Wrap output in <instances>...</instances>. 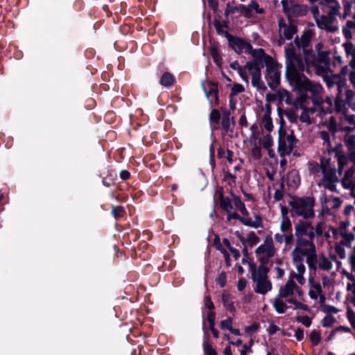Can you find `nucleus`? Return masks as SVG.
Masks as SVG:
<instances>
[{
  "label": "nucleus",
  "mask_w": 355,
  "mask_h": 355,
  "mask_svg": "<svg viewBox=\"0 0 355 355\" xmlns=\"http://www.w3.org/2000/svg\"><path fill=\"white\" fill-rule=\"evenodd\" d=\"M289 24L286 26L283 31L284 37L286 40H291L293 39L294 35H295L297 31V26L293 23H291V21H289Z\"/></svg>",
  "instance_id": "26"
},
{
  "label": "nucleus",
  "mask_w": 355,
  "mask_h": 355,
  "mask_svg": "<svg viewBox=\"0 0 355 355\" xmlns=\"http://www.w3.org/2000/svg\"><path fill=\"white\" fill-rule=\"evenodd\" d=\"M280 230L282 232H292V223L288 217H286V219H283Z\"/></svg>",
  "instance_id": "38"
},
{
  "label": "nucleus",
  "mask_w": 355,
  "mask_h": 355,
  "mask_svg": "<svg viewBox=\"0 0 355 355\" xmlns=\"http://www.w3.org/2000/svg\"><path fill=\"white\" fill-rule=\"evenodd\" d=\"M220 288L225 287L227 284V275L225 271H221L218 277L216 279Z\"/></svg>",
  "instance_id": "55"
},
{
  "label": "nucleus",
  "mask_w": 355,
  "mask_h": 355,
  "mask_svg": "<svg viewBox=\"0 0 355 355\" xmlns=\"http://www.w3.org/2000/svg\"><path fill=\"white\" fill-rule=\"evenodd\" d=\"M262 144H263V147L265 149H269L272 146L273 141H272V138L270 134H268L263 137Z\"/></svg>",
  "instance_id": "59"
},
{
  "label": "nucleus",
  "mask_w": 355,
  "mask_h": 355,
  "mask_svg": "<svg viewBox=\"0 0 355 355\" xmlns=\"http://www.w3.org/2000/svg\"><path fill=\"white\" fill-rule=\"evenodd\" d=\"M295 320L298 322L302 323L306 327H309L311 324V319L308 316H297L295 318Z\"/></svg>",
  "instance_id": "57"
},
{
  "label": "nucleus",
  "mask_w": 355,
  "mask_h": 355,
  "mask_svg": "<svg viewBox=\"0 0 355 355\" xmlns=\"http://www.w3.org/2000/svg\"><path fill=\"white\" fill-rule=\"evenodd\" d=\"M298 141V139L295 137L293 130L291 131V134L286 135L285 137V146L284 148L279 147V137L278 138V148L277 150L281 157L290 155L294 148V144Z\"/></svg>",
  "instance_id": "5"
},
{
  "label": "nucleus",
  "mask_w": 355,
  "mask_h": 355,
  "mask_svg": "<svg viewBox=\"0 0 355 355\" xmlns=\"http://www.w3.org/2000/svg\"><path fill=\"white\" fill-rule=\"evenodd\" d=\"M296 283L293 279H288L284 286H281L279 291V297L286 298L292 296L294 293V288Z\"/></svg>",
  "instance_id": "13"
},
{
  "label": "nucleus",
  "mask_w": 355,
  "mask_h": 355,
  "mask_svg": "<svg viewBox=\"0 0 355 355\" xmlns=\"http://www.w3.org/2000/svg\"><path fill=\"white\" fill-rule=\"evenodd\" d=\"M265 252L266 253V255H268L269 257H274L275 250L273 249H272V248H268L267 246H266V245H264L263 244L260 245L255 250V253L257 255L263 254Z\"/></svg>",
  "instance_id": "32"
},
{
  "label": "nucleus",
  "mask_w": 355,
  "mask_h": 355,
  "mask_svg": "<svg viewBox=\"0 0 355 355\" xmlns=\"http://www.w3.org/2000/svg\"><path fill=\"white\" fill-rule=\"evenodd\" d=\"M252 57L253 59L246 62V67H252V65H257L261 67H266L275 60L271 55L267 54L262 48L257 49V51H253Z\"/></svg>",
  "instance_id": "4"
},
{
  "label": "nucleus",
  "mask_w": 355,
  "mask_h": 355,
  "mask_svg": "<svg viewBox=\"0 0 355 355\" xmlns=\"http://www.w3.org/2000/svg\"><path fill=\"white\" fill-rule=\"evenodd\" d=\"M237 11L241 12L240 5L238 6H232L230 2H228L226 5L224 15L225 17H228L230 14H234Z\"/></svg>",
  "instance_id": "46"
},
{
  "label": "nucleus",
  "mask_w": 355,
  "mask_h": 355,
  "mask_svg": "<svg viewBox=\"0 0 355 355\" xmlns=\"http://www.w3.org/2000/svg\"><path fill=\"white\" fill-rule=\"evenodd\" d=\"M282 297H279L277 296L274 299L272 305L275 309V311L280 314L284 313L286 311V309L288 306L284 302V301L282 300Z\"/></svg>",
  "instance_id": "27"
},
{
  "label": "nucleus",
  "mask_w": 355,
  "mask_h": 355,
  "mask_svg": "<svg viewBox=\"0 0 355 355\" xmlns=\"http://www.w3.org/2000/svg\"><path fill=\"white\" fill-rule=\"evenodd\" d=\"M218 85V82L209 81L207 83V87L205 86H203V89L205 92L206 96L208 98H209L210 96L214 95V103H215L216 105H218L219 104Z\"/></svg>",
  "instance_id": "11"
},
{
  "label": "nucleus",
  "mask_w": 355,
  "mask_h": 355,
  "mask_svg": "<svg viewBox=\"0 0 355 355\" xmlns=\"http://www.w3.org/2000/svg\"><path fill=\"white\" fill-rule=\"evenodd\" d=\"M277 94L279 98L280 101H282L284 97V96H286V103L287 104H290L291 103V94L288 91H287L286 89H279L277 92Z\"/></svg>",
  "instance_id": "49"
},
{
  "label": "nucleus",
  "mask_w": 355,
  "mask_h": 355,
  "mask_svg": "<svg viewBox=\"0 0 355 355\" xmlns=\"http://www.w3.org/2000/svg\"><path fill=\"white\" fill-rule=\"evenodd\" d=\"M116 172L114 170H108L106 175L102 178V184L106 187H110L116 184Z\"/></svg>",
  "instance_id": "18"
},
{
  "label": "nucleus",
  "mask_w": 355,
  "mask_h": 355,
  "mask_svg": "<svg viewBox=\"0 0 355 355\" xmlns=\"http://www.w3.org/2000/svg\"><path fill=\"white\" fill-rule=\"evenodd\" d=\"M355 93L351 90L347 89L346 91V102L348 105L353 110H355V101L354 102V96Z\"/></svg>",
  "instance_id": "44"
},
{
  "label": "nucleus",
  "mask_w": 355,
  "mask_h": 355,
  "mask_svg": "<svg viewBox=\"0 0 355 355\" xmlns=\"http://www.w3.org/2000/svg\"><path fill=\"white\" fill-rule=\"evenodd\" d=\"M236 179V177L235 175L232 174V173H230L229 171H227L225 173L223 180L224 181L231 180L232 182H229L228 184L232 187L233 184H235Z\"/></svg>",
  "instance_id": "62"
},
{
  "label": "nucleus",
  "mask_w": 355,
  "mask_h": 355,
  "mask_svg": "<svg viewBox=\"0 0 355 355\" xmlns=\"http://www.w3.org/2000/svg\"><path fill=\"white\" fill-rule=\"evenodd\" d=\"M262 122L263 127L268 132H270L272 131L274 126L271 116H263Z\"/></svg>",
  "instance_id": "47"
},
{
  "label": "nucleus",
  "mask_w": 355,
  "mask_h": 355,
  "mask_svg": "<svg viewBox=\"0 0 355 355\" xmlns=\"http://www.w3.org/2000/svg\"><path fill=\"white\" fill-rule=\"evenodd\" d=\"M340 236L344 239L340 241V244L346 245L347 247H351V242L354 240L355 236L353 233H347L345 232H340Z\"/></svg>",
  "instance_id": "30"
},
{
  "label": "nucleus",
  "mask_w": 355,
  "mask_h": 355,
  "mask_svg": "<svg viewBox=\"0 0 355 355\" xmlns=\"http://www.w3.org/2000/svg\"><path fill=\"white\" fill-rule=\"evenodd\" d=\"M291 200L288 202V205L291 207V215L292 217L302 216L304 219H309L315 216L313 207L315 200L313 196H291Z\"/></svg>",
  "instance_id": "2"
},
{
  "label": "nucleus",
  "mask_w": 355,
  "mask_h": 355,
  "mask_svg": "<svg viewBox=\"0 0 355 355\" xmlns=\"http://www.w3.org/2000/svg\"><path fill=\"white\" fill-rule=\"evenodd\" d=\"M241 15L246 18H250L253 16L252 11L254 10L257 14L265 13V10L261 8L259 3L255 0H251L250 3L245 6L240 4Z\"/></svg>",
  "instance_id": "7"
},
{
  "label": "nucleus",
  "mask_w": 355,
  "mask_h": 355,
  "mask_svg": "<svg viewBox=\"0 0 355 355\" xmlns=\"http://www.w3.org/2000/svg\"><path fill=\"white\" fill-rule=\"evenodd\" d=\"M318 62L324 64L325 65H328L330 64L331 59L329 58V51H319L318 52Z\"/></svg>",
  "instance_id": "31"
},
{
  "label": "nucleus",
  "mask_w": 355,
  "mask_h": 355,
  "mask_svg": "<svg viewBox=\"0 0 355 355\" xmlns=\"http://www.w3.org/2000/svg\"><path fill=\"white\" fill-rule=\"evenodd\" d=\"M202 347L205 355H218L216 349L210 343H208L207 340L206 339H204Z\"/></svg>",
  "instance_id": "34"
},
{
  "label": "nucleus",
  "mask_w": 355,
  "mask_h": 355,
  "mask_svg": "<svg viewBox=\"0 0 355 355\" xmlns=\"http://www.w3.org/2000/svg\"><path fill=\"white\" fill-rule=\"evenodd\" d=\"M252 157L254 160H259L261 158V147L254 145V146L252 148Z\"/></svg>",
  "instance_id": "56"
},
{
  "label": "nucleus",
  "mask_w": 355,
  "mask_h": 355,
  "mask_svg": "<svg viewBox=\"0 0 355 355\" xmlns=\"http://www.w3.org/2000/svg\"><path fill=\"white\" fill-rule=\"evenodd\" d=\"M315 35V32L312 29H306L303 32L301 37V46L302 49L307 48L310 46L311 40Z\"/></svg>",
  "instance_id": "20"
},
{
  "label": "nucleus",
  "mask_w": 355,
  "mask_h": 355,
  "mask_svg": "<svg viewBox=\"0 0 355 355\" xmlns=\"http://www.w3.org/2000/svg\"><path fill=\"white\" fill-rule=\"evenodd\" d=\"M296 244L298 248L302 247H309L308 248H303V250H308L309 252H311L313 250H316L315 245L313 241H309V239H304L302 237H296Z\"/></svg>",
  "instance_id": "24"
},
{
  "label": "nucleus",
  "mask_w": 355,
  "mask_h": 355,
  "mask_svg": "<svg viewBox=\"0 0 355 355\" xmlns=\"http://www.w3.org/2000/svg\"><path fill=\"white\" fill-rule=\"evenodd\" d=\"M284 51L287 78L294 83L299 90L308 92L311 89L312 82L302 73L304 64L302 55L296 53L292 42L285 48Z\"/></svg>",
  "instance_id": "1"
},
{
  "label": "nucleus",
  "mask_w": 355,
  "mask_h": 355,
  "mask_svg": "<svg viewBox=\"0 0 355 355\" xmlns=\"http://www.w3.org/2000/svg\"><path fill=\"white\" fill-rule=\"evenodd\" d=\"M288 121L292 123H296L297 121V115L293 110H283Z\"/></svg>",
  "instance_id": "45"
},
{
  "label": "nucleus",
  "mask_w": 355,
  "mask_h": 355,
  "mask_svg": "<svg viewBox=\"0 0 355 355\" xmlns=\"http://www.w3.org/2000/svg\"><path fill=\"white\" fill-rule=\"evenodd\" d=\"M302 109L303 111L300 116V121L302 123H307L308 124H311V121L309 114L308 108L304 106L302 107Z\"/></svg>",
  "instance_id": "52"
},
{
  "label": "nucleus",
  "mask_w": 355,
  "mask_h": 355,
  "mask_svg": "<svg viewBox=\"0 0 355 355\" xmlns=\"http://www.w3.org/2000/svg\"><path fill=\"white\" fill-rule=\"evenodd\" d=\"M330 162L331 159H325V158H321L320 159V166L321 170L323 173H326L327 169L330 168Z\"/></svg>",
  "instance_id": "60"
},
{
  "label": "nucleus",
  "mask_w": 355,
  "mask_h": 355,
  "mask_svg": "<svg viewBox=\"0 0 355 355\" xmlns=\"http://www.w3.org/2000/svg\"><path fill=\"white\" fill-rule=\"evenodd\" d=\"M112 214L115 218H123L125 214V209L123 206L112 205Z\"/></svg>",
  "instance_id": "33"
},
{
  "label": "nucleus",
  "mask_w": 355,
  "mask_h": 355,
  "mask_svg": "<svg viewBox=\"0 0 355 355\" xmlns=\"http://www.w3.org/2000/svg\"><path fill=\"white\" fill-rule=\"evenodd\" d=\"M354 173L355 168L354 166L350 167L347 171H346L343 180V185L345 188L355 187V179L353 180Z\"/></svg>",
  "instance_id": "15"
},
{
  "label": "nucleus",
  "mask_w": 355,
  "mask_h": 355,
  "mask_svg": "<svg viewBox=\"0 0 355 355\" xmlns=\"http://www.w3.org/2000/svg\"><path fill=\"white\" fill-rule=\"evenodd\" d=\"M248 265L251 272V279L252 281H254L255 277H257L258 268H257V265L252 261H250L248 262Z\"/></svg>",
  "instance_id": "61"
},
{
  "label": "nucleus",
  "mask_w": 355,
  "mask_h": 355,
  "mask_svg": "<svg viewBox=\"0 0 355 355\" xmlns=\"http://www.w3.org/2000/svg\"><path fill=\"white\" fill-rule=\"evenodd\" d=\"M204 306L205 308L209 310V312H215V305L211 300V296L209 294L205 295L204 296Z\"/></svg>",
  "instance_id": "40"
},
{
  "label": "nucleus",
  "mask_w": 355,
  "mask_h": 355,
  "mask_svg": "<svg viewBox=\"0 0 355 355\" xmlns=\"http://www.w3.org/2000/svg\"><path fill=\"white\" fill-rule=\"evenodd\" d=\"M270 269L267 266H259L257 278L268 279V273Z\"/></svg>",
  "instance_id": "41"
},
{
  "label": "nucleus",
  "mask_w": 355,
  "mask_h": 355,
  "mask_svg": "<svg viewBox=\"0 0 355 355\" xmlns=\"http://www.w3.org/2000/svg\"><path fill=\"white\" fill-rule=\"evenodd\" d=\"M221 116L217 109H212L209 116V120L214 130H218L220 127V121Z\"/></svg>",
  "instance_id": "21"
},
{
  "label": "nucleus",
  "mask_w": 355,
  "mask_h": 355,
  "mask_svg": "<svg viewBox=\"0 0 355 355\" xmlns=\"http://www.w3.org/2000/svg\"><path fill=\"white\" fill-rule=\"evenodd\" d=\"M345 144L348 150H351L355 148V135H346L345 137Z\"/></svg>",
  "instance_id": "43"
},
{
  "label": "nucleus",
  "mask_w": 355,
  "mask_h": 355,
  "mask_svg": "<svg viewBox=\"0 0 355 355\" xmlns=\"http://www.w3.org/2000/svg\"><path fill=\"white\" fill-rule=\"evenodd\" d=\"M256 287L254 288V292L261 295H266L268 291H270L272 288V282L269 279H260L255 277Z\"/></svg>",
  "instance_id": "9"
},
{
  "label": "nucleus",
  "mask_w": 355,
  "mask_h": 355,
  "mask_svg": "<svg viewBox=\"0 0 355 355\" xmlns=\"http://www.w3.org/2000/svg\"><path fill=\"white\" fill-rule=\"evenodd\" d=\"M232 327V319L231 318H228L225 320L220 321V328L222 329H227L230 330Z\"/></svg>",
  "instance_id": "63"
},
{
  "label": "nucleus",
  "mask_w": 355,
  "mask_h": 355,
  "mask_svg": "<svg viewBox=\"0 0 355 355\" xmlns=\"http://www.w3.org/2000/svg\"><path fill=\"white\" fill-rule=\"evenodd\" d=\"M310 340L313 346H317L321 340V334L320 331L313 330L309 335Z\"/></svg>",
  "instance_id": "35"
},
{
  "label": "nucleus",
  "mask_w": 355,
  "mask_h": 355,
  "mask_svg": "<svg viewBox=\"0 0 355 355\" xmlns=\"http://www.w3.org/2000/svg\"><path fill=\"white\" fill-rule=\"evenodd\" d=\"M338 159V173L340 175L343 172V170L347 164V158L345 155H337Z\"/></svg>",
  "instance_id": "36"
},
{
  "label": "nucleus",
  "mask_w": 355,
  "mask_h": 355,
  "mask_svg": "<svg viewBox=\"0 0 355 355\" xmlns=\"http://www.w3.org/2000/svg\"><path fill=\"white\" fill-rule=\"evenodd\" d=\"M222 302L225 308L232 313L236 312V308L234 306V302L232 300L231 295L225 292L222 294Z\"/></svg>",
  "instance_id": "25"
},
{
  "label": "nucleus",
  "mask_w": 355,
  "mask_h": 355,
  "mask_svg": "<svg viewBox=\"0 0 355 355\" xmlns=\"http://www.w3.org/2000/svg\"><path fill=\"white\" fill-rule=\"evenodd\" d=\"M220 189L221 191L219 193L218 197L220 207L224 211H232L233 206L231 199L229 197L224 196L223 193V188L221 187Z\"/></svg>",
  "instance_id": "22"
},
{
  "label": "nucleus",
  "mask_w": 355,
  "mask_h": 355,
  "mask_svg": "<svg viewBox=\"0 0 355 355\" xmlns=\"http://www.w3.org/2000/svg\"><path fill=\"white\" fill-rule=\"evenodd\" d=\"M245 91L244 87L239 83H234L232 87L231 92L229 97H234V96L242 93Z\"/></svg>",
  "instance_id": "42"
},
{
  "label": "nucleus",
  "mask_w": 355,
  "mask_h": 355,
  "mask_svg": "<svg viewBox=\"0 0 355 355\" xmlns=\"http://www.w3.org/2000/svg\"><path fill=\"white\" fill-rule=\"evenodd\" d=\"M347 318L352 327L355 329V312L351 307L347 309Z\"/></svg>",
  "instance_id": "53"
},
{
  "label": "nucleus",
  "mask_w": 355,
  "mask_h": 355,
  "mask_svg": "<svg viewBox=\"0 0 355 355\" xmlns=\"http://www.w3.org/2000/svg\"><path fill=\"white\" fill-rule=\"evenodd\" d=\"M220 17V14H218L214 20V26L216 31V33L218 35H224L225 36V33H228V32L223 30L222 24L219 19Z\"/></svg>",
  "instance_id": "37"
},
{
  "label": "nucleus",
  "mask_w": 355,
  "mask_h": 355,
  "mask_svg": "<svg viewBox=\"0 0 355 355\" xmlns=\"http://www.w3.org/2000/svg\"><path fill=\"white\" fill-rule=\"evenodd\" d=\"M343 45L345 48L347 56L355 55V46L351 42H345Z\"/></svg>",
  "instance_id": "48"
},
{
  "label": "nucleus",
  "mask_w": 355,
  "mask_h": 355,
  "mask_svg": "<svg viewBox=\"0 0 355 355\" xmlns=\"http://www.w3.org/2000/svg\"><path fill=\"white\" fill-rule=\"evenodd\" d=\"M281 67L282 64L276 60L266 67L265 79L268 87L273 91H275L280 85Z\"/></svg>",
  "instance_id": "3"
},
{
  "label": "nucleus",
  "mask_w": 355,
  "mask_h": 355,
  "mask_svg": "<svg viewBox=\"0 0 355 355\" xmlns=\"http://www.w3.org/2000/svg\"><path fill=\"white\" fill-rule=\"evenodd\" d=\"M308 12V7L303 4H292L291 6V17H303L305 16Z\"/></svg>",
  "instance_id": "19"
},
{
  "label": "nucleus",
  "mask_w": 355,
  "mask_h": 355,
  "mask_svg": "<svg viewBox=\"0 0 355 355\" xmlns=\"http://www.w3.org/2000/svg\"><path fill=\"white\" fill-rule=\"evenodd\" d=\"M175 82V76L170 72L165 71L160 77L159 84L165 87H170Z\"/></svg>",
  "instance_id": "23"
},
{
  "label": "nucleus",
  "mask_w": 355,
  "mask_h": 355,
  "mask_svg": "<svg viewBox=\"0 0 355 355\" xmlns=\"http://www.w3.org/2000/svg\"><path fill=\"white\" fill-rule=\"evenodd\" d=\"M336 322V318L331 315H327L322 320V324L324 327H330Z\"/></svg>",
  "instance_id": "51"
},
{
  "label": "nucleus",
  "mask_w": 355,
  "mask_h": 355,
  "mask_svg": "<svg viewBox=\"0 0 355 355\" xmlns=\"http://www.w3.org/2000/svg\"><path fill=\"white\" fill-rule=\"evenodd\" d=\"M221 127L225 133L234 132L233 127H231L230 119H221Z\"/></svg>",
  "instance_id": "50"
},
{
  "label": "nucleus",
  "mask_w": 355,
  "mask_h": 355,
  "mask_svg": "<svg viewBox=\"0 0 355 355\" xmlns=\"http://www.w3.org/2000/svg\"><path fill=\"white\" fill-rule=\"evenodd\" d=\"M322 311L324 312V313H337L338 312V309L332 306V305H329V304H324L322 306Z\"/></svg>",
  "instance_id": "64"
},
{
  "label": "nucleus",
  "mask_w": 355,
  "mask_h": 355,
  "mask_svg": "<svg viewBox=\"0 0 355 355\" xmlns=\"http://www.w3.org/2000/svg\"><path fill=\"white\" fill-rule=\"evenodd\" d=\"M300 253L306 257V263L308 264L309 269L315 270L317 268L316 263L318 262L316 250L311 252H309L308 250H301Z\"/></svg>",
  "instance_id": "14"
},
{
  "label": "nucleus",
  "mask_w": 355,
  "mask_h": 355,
  "mask_svg": "<svg viewBox=\"0 0 355 355\" xmlns=\"http://www.w3.org/2000/svg\"><path fill=\"white\" fill-rule=\"evenodd\" d=\"M324 17H326L324 15H322L320 18H316L315 23L318 27L320 29H324L327 26H329L327 19H324Z\"/></svg>",
  "instance_id": "58"
},
{
  "label": "nucleus",
  "mask_w": 355,
  "mask_h": 355,
  "mask_svg": "<svg viewBox=\"0 0 355 355\" xmlns=\"http://www.w3.org/2000/svg\"><path fill=\"white\" fill-rule=\"evenodd\" d=\"M230 193L232 197L233 203L236 208L243 216H248L249 215V211L245 207V204L241 201V198L235 195L234 192L230 190Z\"/></svg>",
  "instance_id": "16"
},
{
  "label": "nucleus",
  "mask_w": 355,
  "mask_h": 355,
  "mask_svg": "<svg viewBox=\"0 0 355 355\" xmlns=\"http://www.w3.org/2000/svg\"><path fill=\"white\" fill-rule=\"evenodd\" d=\"M277 112H278V115L279 117V124H280V126H279V130H278V134L279 136V147L284 148L285 137L287 134L286 130L284 128V126L286 125V122L282 116L283 110L281 107H278Z\"/></svg>",
  "instance_id": "12"
},
{
  "label": "nucleus",
  "mask_w": 355,
  "mask_h": 355,
  "mask_svg": "<svg viewBox=\"0 0 355 355\" xmlns=\"http://www.w3.org/2000/svg\"><path fill=\"white\" fill-rule=\"evenodd\" d=\"M216 313L208 312L202 315V331L204 333V339L209 338V331L215 329Z\"/></svg>",
  "instance_id": "8"
},
{
  "label": "nucleus",
  "mask_w": 355,
  "mask_h": 355,
  "mask_svg": "<svg viewBox=\"0 0 355 355\" xmlns=\"http://www.w3.org/2000/svg\"><path fill=\"white\" fill-rule=\"evenodd\" d=\"M260 241V238L256 234L251 231L248 234V243L250 247L256 245Z\"/></svg>",
  "instance_id": "39"
},
{
  "label": "nucleus",
  "mask_w": 355,
  "mask_h": 355,
  "mask_svg": "<svg viewBox=\"0 0 355 355\" xmlns=\"http://www.w3.org/2000/svg\"><path fill=\"white\" fill-rule=\"evenodd\" d=\"M209 50L214 62L216 64L217 67H220L223 62V58L218 46L215 44H211V46L209 48Z\"/></svg>",
  "instance_id": "17"
},
{
  "label": "nucleus",
  "mask_w": 355,
  "mask_h": 355,
  "mask_svg": "<svg viewBox=\"0 0 355 355\" xmlns=\"http://www.w3.org/2000/svg\"><path fill=\"white\" fill-rule=\"evenodd\" d=\"M225 37L228 41L229 46L233 49L235 53L239 55L243 53L245 49V39L234 36L230 33H225Z\"/></svg>",
  "instance_id": "6"
},
{
  "label": "nucleus",
  "mask_w": 355,
  "mask_h": 355,
  "mask_svg": "<svg viewBox=\"0 0 355 355\" xmlns=\"http://www.w3.org/2000/svg\"><path fill=\"white\" fill-rule=\"evenodd\" d=\"M245 225L254 228L263 227V220L260 214L255 216V220L253 221L252 218H247Z\"/></svg>",
  "instance_id": "28"
},
{
  "label": "nucleus",
  "mask_w": 355,
  "mask_h": 355,
  "mask_svg": "<svg viewBox=\"0 0 355 355\" xmlns=\"http://www.w3.org/2000/svg\"><path fill=\"white\" fill-rule=\"evenodd\" d=\"M303 250V248L295 247L291 252L293 262L295 264L303 263V257L304 254H302L300 251Z\"/></svg>",
  "instance_id": "29"
},
{
  "label": "nucleus",
  "mask_w": 355,
  "mask_h": 355,
  "mask_svg": "<svg viewBox=\"0 0 355 355\" xmlns=\"http://www.w3.org/2000/svg\"><path fill=\"white\" fill-rule=\"evenodd\" d=\"M319 267L322 270H329L332 268V263L328 258L323 257Z\"/></svg>",
  "instance_id": "54"
},
{
  "label": "nucleus",
  "mask_w": 355,
  "mask_h": 355,
  "mask_svg": "<svg viewBox=\"0 0 355 355\" xmlns=\"http://www.w3.org/2000/svg\"><path fill=\"white\" fill-rule=\"evenodd\" d=\"M309 229H314L311 222L303 220L302 219L298 220V221L295 224V236L302 237L306 236Z\"/></svg>",
  "instance_id": "10"
}]
</instances>
